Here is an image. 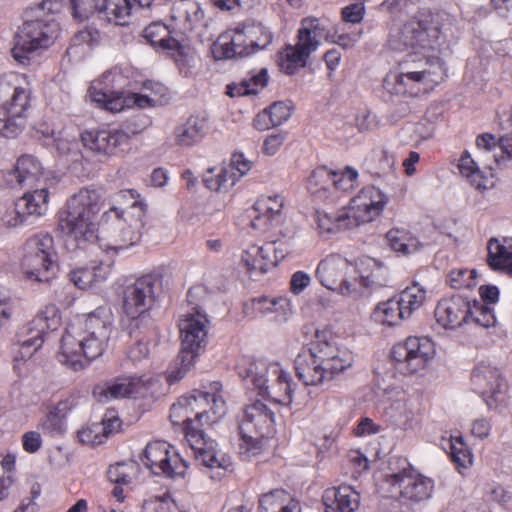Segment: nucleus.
<instances>
[{
	"instance_id": "59",
	"label": "nucleus",
	"mask_w": 512,
	"mask_h": 512,
	"mask_svg": "<svg viewBox=\"0 0 512 512\" xmlns=\"http://www.w3.org/2000/svg\"><path fill=\"white\" fill-rule=\"evenodd\" d=\"M101 425L98 423H92L80 429L77 433V437L82 444L87 445H99L105 441V435L100 431Z\"/></svg>"
},
{
	"instance_id": "2",
	"label": "nucleus",
	"mask_w": 512,
	"mask_h": 512,
	"mask_svg": "<svg viewBox=\"0 0 512 512\" xmlns=\"http://www.w3.org/2000/svg\"><path fill=\"white\" fill-rule=\"evenodd\" d=\"M354 362L352 351L338 345L329 330H316L315 340L302 347L294 360L298 379L306 386H317L332 380L350 368Z\"/></svg>"
},
{
	"instance_id": "58",
	"label": "nucleus",
	"mask_w": 512,
	"mask_h": 512,
	"mask_svg": "<svg viewBox=\"0 0 512 512\" xmlns=\"http://www.w3.org/2000/svg\"><path fill=\"white\" fill-rule=\"evenodd\" d=\"M469 314V323L473 322L482 327H491L496 322L494 310L477 300L471 301V313Z\"/></svg>"
},
{
	"instance_id": "26",
	"label": "nucleus",
	"mask_w": 512,
	"mask_h": 512,
	"mask_svg": "<svg viewBox=\"0 0 512 512\" xmlns=\"http://www.w3.org/2000/svg\"><path fill=\"white\" fill-rule=\"evenodd\" d=\"M284 197L280 194L262 195L253 205L256 213L251 221L254 230L267 232L281 221Z\"/></svg>"
},
{
	"instance_id": "48",
	"label": "nucleus",
	"mask_w": 512,
	"mask_h": 512,
	"mask_svg": "<svg viewBox=\"0 0 512 512\" xmlns=\"http://www.w3.org/2000/svg\"><path fill=\"white\" fill-rule=\"evenodd\" d=\"M112 113L120 112L125 108H149L159 105V99L147 93H127L123 97H116L109 102Z\"/></svg>"
},
{
	"instance_id": "63",
	"label": "nucleus",
	"mask_w": 512,
	"mask_h": 512,
	"mask_svg": "<svg viewBox=\"0 0 512 512\" xmlns=\"http://www.w3.org/2000/svg\"><path fill=\"white\" fill-rule=\"evenodd\" d=\"M1 220L7 227H17L24 224L27 221V217L21 207H18L16 201L14 205L7 208L6 212L1 217Z\"/></svg>"
},
{
	"instance_id": "46",
	"label": "nucleus",
	"mask_w": 512,
	"mask_h": 512,
	"mask_svg": "<svg viewBox=\"0 0 512 512\" xmlns=\"http://www.w3.org/2000/svg\"><path fill=\"white\" fill-rule=\"evenodd\" d=\"M386 240L395 252L407 255L418 250L420 242L410 231L403 228H392L386 233Z\"/></svg>"
},
{
	"instance_id": "20",
	"label": "nucleus",
	"mask_w": 512,
	"mask_h": 512,
	"mask_svg": "<svg viewBox=\"0 0 512 512\" xmlns=\"http://www.w3.org/2000/svg\"><path fill=\"white\" fill-rule=\"evenodd\" d=\"M471 385L489 409H495L506 400L508 385L497 367L480 363L471 373Z\"/></svg>"
},
{
	"instance_id": "1",
	"label": "nucleus",
	"mask_w": 512,
	"mask_h": 512,
	"mask_svg": "<svg viewBox=\"0 0 512 512\" xmlns=\"http://www.w3.org/2000/svg\"><path fill=\"white\" fill-rule=\"evenodd\" d=\"M210 388L211 392L194 390L188 396H181L171 406L169 418L174 426H183L185 440L197 461L205 467L227 471L232 465L230 458L218 457L215 441L208 438L203 430L204 424L216 423L226 413L220 382L211 383Z\"/></svg>"
},
{
	"instance_id": "4",
	"label": "nucleus",
	"mask_w": 512,
	"mask_h": 512,
	"mask_svg": "<svg viewBox=\"0 0 512 512\" xmlns=\"http://www.w3.org/2000/svg\"><path fill=\"white\" fill-rule=\"evenodd\" d=\"M115 203L102 214L98 225L103 233L112 238L107 249L119 253L140 241L147 204L135 189L119 191L115 195Z\"/></svg>"
},
{
	"instance_id": "9",
	"label": "nucleus",
	"mask_w": 512,
	"mask_h": 512,
	"mask_svg": "<svg viewBox=\"0 0 512 512\" xmlns=\"http://www.w3.org/2000/svg\"><path fill=\"white\" fill-rule=\"evenodd\" d=\"M440 26L429 10H420L401 27L391 29L386 48L390 51H415L424 54L439 47Z\"/></svg>"
},
{
	"instance_id": "18",
	"label": "nucleus",
	"mask_w": 512,
	"mask_h": 512,
	"mask_svg": "<svg viewBox=\"0 0 512 512\" xmlns=\"http://www.w3.org/2000/svg\"><path fill=\"white\" fill-rule=\"evenodd\" d=\"M141 461L153 474L168 478H183L189 468L187 461L176 449L162 440L149 442L143 451Z\"/></svg>"
},
{
	"instance_id": "12",
	"label": "nucleus",
	"mask_w": 512,
	"mask_h": 512,
	"mask_svg": "<svg viewBox=\"0 0 512 512\" xmlns=\"http://www.w3.org/2000/svg\"><path fill=\"white\" fill-rule=\"evenodd\" d=\"M55 20L32 19L24 21L15 32L11 55L22 66H29L33 57L49 48L57 37Z\"/></svg>"
},
{
	"instance_id": "41",
	"label": "nucleus",
	"mask_w": 512,
	"mask_h": 512,
	"mask_svg": "<svg viewBox=\"0 0 512 512\" xmlns=\"http://www.w3.org/2000/svg\"><path fill=\"white\" fill-rule=\"evenodd\" d=\"M17 205L21 207L27 218L41 217L48 211L49 191L46 187L28 191L17 200Z\"/></svg>"
},
{
	"instance_id": "33",
	"label": "nucleus",
	"mask_w": 512,
	"mask_h": 512,
	"mask_svg": "<svg viewBox=\"0 0 512 512\" xmlns=\"http://www.w3.org/2000/svg\"><path fill=\"white\" fill-rule=\"evenodd\" d=\"M44 169L42 163L33 155H21L9 172L14 176L15 180L11 181V185L17 184L20 187L33 185L43 176Z\"/></svg>"
},
{
	"instance_id": "51",
	"label": "nucleus",
	"mask_w": 512,
	"mask_h": 512,
	"mask_svg": "<svg viewBox=\"0 0 512 512\" xmlns=\"http://www.w3.org/2000/svg\"><path fill=\"white\" fill-rule=\"evenodd\" d=\"M449 450L450 458L460 473H462V469H467L472 465L473 455L471 449L461 436L450 438Z\"/></svg>"
},
{
	"instance_id": "53",
	"label": "nucleus",
	"mask_w": 512,
	"mask_h": 512,
	"mask_svg": "<svg viewBox=\"0 0 512 512\" xmlns=\"http://www.w3.org/2000/svg\"><path fill=\"white\" fill-rule=\"evenodd\" d=\"M458 168L460 173L470 179L472 185L477 189L482 190L487 188L485 178L482 176L479 167L467 151L462 154Z\"/></svg>"
},
{
	"instance_id": "15",
	"label": "nucleus",
	"mask_w": 512,
	"mask_h": 512,
	"mask_svg": "<svg viewBox=\"0 0 512 512\" xmlns=\"http://www.w3.org/2000/svg\"><path fill=\"white\" fill-rule=\"evenodd\" d=\"M207 323L208 320L201 314H190L179 322L181 336V351L179 359L181 367L176 372H172L169 377V383L180 380L187 370L194 364L199 350L207 342Z\"/></svg>"
},
{
	"instance_id": "13",
	"label": "nucleus",
	"mask_w": 512,
	"mask_h": 512,
	"mask_svg": "<svg viewBox=\"0 0 512 512\" xmlns=\"http://www.w3.org/2000/svg\"><path fill=\"white\" fill-rule=\"evenodd\" d=\"M405 465L395 473L386 474L384 483L391 496L406 505H417L430 500L435 492V481L422 474L404 459Z\"/></svg>"
},
{
	"instance_id": "49",
	"label": "nucleus",
	"mask_w": 512,
	"mask_h": 512,
	"mask_svg": "<svg viewBox=\"0 0 512 512\" xmlns=\"http://www.w3.org/2000/svg\"><path fill=\"white\" fill-rule=\"evenodd\" d=\"M139 465L135 461H122L110 465L107 470L109 481L117 485H130L137 477Z\"/></svg>"
},
{
	"instance_id": "42",
	"label": "nucleus",
	"mask_w": 512,
	"mask_h": 512,
	"mask_svg": "<svg viewBox=\"0 0 512 512\" xmlns=\"http://www.w3.org/2000/svg\"><path fill=\"white\" fill-rule=\"evenodd\" d=\"M333 171L327 167L315 168L307 179V189L315 197L326 201L332 198Z\"/></svg>"
},
{
	"instance_id": "64",
	"label": "nucleus",
	"mask_w": 512,
	"mask_h": 512,
	"mask_svg": "<svg viewBox=\"0 0 512 512\" xmlns=\"http://www.w3.org/2000/svg\"><path fill=\"white\" fill-rule=\"evenodd\" d=\"M252 163L247 158H245L243 153H233L231 156L230 164L226 168H228L231 172H235L237 176V181L247 174V172L251 169Z\"/></svg>"
},
{
	"instance_id": "36",
	"label": "nucleus",
	"mask_w": 512,
	"mask_h": 512,
	"mask_svg": "<svg viewBox=\"0 0 512 512\" xmlns=\"http://www.w3.org/2000/svg\"><path fill=\"white\" fill-rule=\"evenodd\" d=\"M487 264L493 271L512 276V241L492 238L487 245Z\"/></svg>"
},
{
	"instance_id": "45",
	"label": "nucleus",
	"mask_w": 512,
	"mask_h": 512,
	"mask_svg": "<svg viewBox=\"0 0 512 512\" xmlns=\"http://www.w3.org/2000/svg\"><path fill=\"white\" fill-rule=\"evenodd\" d=\"M371 318L375 323L393 326L407 317L404 314L397 298L393 297L378 303L372 312Z\"/></svg>"
},
{
	"instance_id": "8",
	"label": "nucleus",
	"mask_w": 512,
	"mask_h": 512,
	"mask_svg": "<svg viewBox=\"0 0 512 512\" xmlns=\"http://www.w3.org/2000/svg\"><path fill=\"white\" fill-rule=\"evenodd\" d=\"M27 76L7 73L0 76V135L15 138L25 127L31 107V90L23 86Z\"/></svg>"
},
{
	"instance_id": "11",
	"label": "nucleus",
	"mask_w": 512,
	"mask_h": 512,
	"mask_svg": "<svg viewBox=\"0 0 512 512\" xmlns=\"http://www.w3.org/2000/svg\"><path fill=\"white\" fill-rule=\"evenodd\" d=\"M20 268L25 279L49 283L58 271V254L49 233H37L23 244Z\"/></svg>"
},
{
	"instance_id": "19",
	"label": "nucleus",
	"mask_w": 512,
	"mask_h": 512,
	"mask_svg": "<svg viewBox=\"0 0 512 512\" xmlns=\"http://www.w3.org/2000/svg\"><path fill=\"white\" fill-rule=\"evenodd\" d=\"M435 355V345L427 337L410 336L397 343L391 350L395 367L403 374H414L423 370Z\"/></svg>"
},
{
	"instance_id": "52",
	"label": "nucleus",
	"mask_w": 512,
	"mask_h": 512,
	"mask_svg": "<svg viewBox=\"0 0 512 512\" xmlns=\"http://www.w3.org/2000/svg\"><path fill=\"white\" fill-rule=\"evenodd\" d=\"M72 18L81 23L93 15H101L102 0H69Z\"/></svg>"
},
{
	"instance_id": "22",
	"label": "nucleus",
	"mask_w": 512,
	"mask_h": 512,
	"mask_svg": "<svg viewBox=\"0 0 512 512\" xmlns=\"http://www.w3.org/2000/svg\"><path fill=\"white\" fill-rule=\"evenodd\" d=\"M387 202L388 197L379 188L368 185L351 198L346 211L355 227L379 217Z\"/></svg>"
},
{
	"instance_id": "17",
	"label": "nucleus",
	"mask_w": 512,
	"mask_h": 512,
	"mask_svg": "<svg viewBox=\"0 0 512 512\" xmlns=\"http://www.w3.org/2000/svg\"><path fill=\"white\" fill-rule=\"evenodd\" d=\"M161 278L146 274L137 278L123 290V312L138 327V322L149 317L156 300V290L161 287ZM133 323H131L132 325Z\"/></svg>"
},
{
	"instance_id": "62",
	"label": "nucleus",
	"mask_w": 512,
	"mask_h": 512,
	"mask_svg": "<svg viewBox=\"0 0 512 512\" xmlns=\"http://www.w3.org/2000/svg\"><path fill=\"white\" fill-rule=\"evenodd\" d=\"M99 424L101 425L100 431L107 439L110 435L121 430L122 420L115 410H107Z\"/></svg>"
},
{
	"instance_id": "43",
	"label": "nucleus",
	"mask_w": 512,
	"mask_h": 512,
	"mask_svg": "<svg viewBox=\"0 0 512 512\" xmlns=\"http://www.w3.org/2000/svg\"><path fill=\"white\" fill-rule=\"evenodd\" d=\"M268 79V72L263 68L256 73L248 74V76L239 83L228 85L227 94L231 97L257 94L267 86Z\"/></svg>"
},
{
	"instance_id": "14",
	"label": "nucleus",
	"mask_w": 512,
	"mask_h": 512,
	"mask_svg": "<svg viewBox=\"0 0 512 512\" xmlns=\"http://www.w3.org/2000/svg\"><path fill=\"white\" fill-rule=\"evenodd\" d=\"M107 342L108 339L83 334L76 326H67L61 338L57 359L75 371L81 370L103 354Z\"/></svg>"
},
{
	"instance_id": "44",
	"label": "nucleus",
	"mask_w": 512,
	"mask_h": 512,
	"mask_svg": "<svg viewBox=\"0 0 512 512\" xmlns=\"http://www.w3.org/2000/svg\"><path fill=\"white\" fill-rule=\"evenodd\" d=\"M133 8L134 4L130 0H102L100 17L124 26L129 24Z\"/></svg>"
},
{
	"instance_id": "25",
	"label": "nucleus",
	"mask_w": 512,
	"mask_h": 512,
	"mask_svg": "<svg viewBox=\"0 0 512 512\" xmlns=\"http://www.w3.org/2000/svg\"><path fill=\"white\" fill-rule=\"evenodd\" d=\"M225 31L230 34L239 57L264 49L272 41L271 33L259 26L238 24Z\"/></svg>"
},
{
	"instance_id": "34",
	"label": "nucleus",
	"mask_w": 512,
	"mask_h": 512,
	"mask_svg": "<svg viewBox=\"0 0 512 512\" xmlns=\"http://www.w3.org/2000/svg\"><path fill=\"white\" fill-rule=\"evenodd\" d=\"M112 315L107 308L98 307L89 313L83 321L71 323L68 326H76L86 335H94L100 338L109 339Z\"/></svg>"
},
{
	"instance_id": "21",
	"label": "nucleus",
	"mask_w": 512,
	"mask_h": 512,
	"mask_svg": "<svg viewBox=\"0 0 512 512\" xmlns=\"http://www.w3.org/2000/svg\"><path fill=\"white\" fill-rule=\"evenodd\" d=\"M81 141L86 148L95 153L116 156L129 148L130 136L122 129L104 125L82 132Z\"/></svg>"
},
{
	"instance_id": "23",
	"label": "nucleus",
	"mask_w": 512,
	"mask_h": 512,
	"mask_svg": "<svg viewBox=\"0 0 512 512\" xmlns=\"http://www.w3.org/2000/svg\"><path fill=\"white\" fill-rule=\"evenodd\" d=\"M126 81V77L119 68L108 70L91 83L88 89L89 97L99 108L112 112L109 102L125 95L123 88Z\"/></svg>"
},
{
	"instance_id": "10",
	"label": "nucleus",
	"mask_w": 512,
	"mask_h": 512,
	"mask_svg": "<svg viewBox=\"0 0 512 512\" xmlns=\"http://www.w3.org/2000/svg\"><path fill=\"white\" fill-rule=\"evenodd\" d=\"M275 412L263 401L247 404L239 422L240 453L250 458L259 455L264 440L275 434Z\"/></svg>"
},
{
	"instance_id": "35",
	"label": "nucleus",
	"mask_w": 512,
	"mask_h": 512,
	"mask_svg": "<svg viewBox=\"0 0 512 512\" xmlns=\"http://www.w3.org/2000/svg\"><path fill=\"white\" fill-rule=\"evenodd\" d=\"M314 220L319 235L324 238H330L340 230L354 227L346 208L337 211L333 215L322 210H316Z\"/></svg>"
},
{
	"instance_id": "16",
	"label": "nucleus",
	"mask_w": 512,
	"mask_h": 512,
	"mask_svg": "<svg viewBox=\"0 0 512 512\" xmlns=\"http://www.w3.org/2000/svg\"><path fill=\"white\" fill-rule=\"evenodd\" d=\"M447 78V71L390 70L383 80L384 89L391 95L417 97L427 94Z\"/></svg>"
},
{
	"instance_id": "60",
	"label": "nucleus",
	"mask_w": 512,
	"mask_h": 512,
	"mask_svg": "<svg viewBox=\"0 0 512 512\" xmlns=\"http://www.w3.org/2000/svg\"><path fill=\"white\" fill-rule=\"evenodd\" d=\"M41 429L51 435L64 432V418L56 411L49 409L48 414L40 424Z\"/></svg>"
},
{
	"instance_id": "32",
	"label": "nucleus",
	"mask_w": 512,
	"mask_h": 512,
	"mask_svg": "<svg viewBox=\"0 0 512 512\" xmlns=\"http://www.w3.org/2000/svg\"><path fill=\"white\" fill-rule=\"evenodd\" d=\"M259 512H302V505L285 489H274L259 498Z\"/></svg>"
},
{
	"instance_id": "40",
	"label": "nucleus",
	"mask_w": 512,
	"mask_h": 512,
	"mask_svg": "<svg viewBox=\"0 0 512 512\" xmlns=\"http://www.w3.org/2000/svg\"><path fill=\"white\" fill-rule=\"evenodd\" d=\"M289 305L288 300L283 297L259 296L252 298L244 304V312L251 317L265 316L268 314H279L285 312Z\"/></svg>"
},
{
	"instance_id": "56",
	"label": "nucleus",
	"mask_w": 512,
	"mask_h": 512,
	"mask_svg": "<svg viewBox=\"0 0 512 512\" xmlns=\"http://www.w3.org/2000/svg\"><path fill=\"white\" fill-rule=\"evenodd\" d=\"M447 283L456 290L471 289L476 286V272L466 268L453 269L447 276Z\"/></svg>"
},
{
	"instance_id": "24",
	"label": "nucleus",
	"mask_w": 512,
	"mask_h": 512,
	"mask_svg": "<svg viewBox=\"0 0 512 512\" xmlns=\"http://www.w3.org/2000/svg\"><path fill=\"white\" fill-rule=\"evenodd\" d=\"M471 300L462 295L442 298L434 311L437 323L444 329H455L469 323Z\"/></svg>"
},
{
	"instance_id": "37",
	"label": "nucleus",
	"mask_w": 512,
	"mask_h": 512,
	"mask_svg": "<svg viewBox=\"0 0 512 512\" xmlns=\"http://www.w3.org/2000/svg\"><path fill=\"white\" fill-rule=\"evenodd\" d=\"M415 54V51L408 53L403 59L397 62V66L393 70L408 72V71H423L432 72L433 70L447 71L444 61L437 56H428L426 53Z\"/></svg>"
},
{
	"instance_id": "6",
	"label": "nucleus",
	"mask_w": 512,
	"mask_h": 512,
	"mask_svg": "<svg viewBox=\"0 0 512 512\" xmlns=\"http://www.w3.org/2000/svg\"><path fill=\"white\" fill-rule=\"evenodd\" d=\"M334 32L330 21L313 16L301 20L295 45L288 44L277 53V65L280 71L294 75L306 66L310 55L315 52L321 41H333Z\"/></svg>"
},
{
	"instance_id": "57",
	"label": "nucleus",
	"mask_w": 512,
	"mask_h": 512,
	"mask_svg": "<svg viewBox=\"0 0 512 512\" xmlns=\"http://www.w3.org/2000/svg\"><path fill=\"white\" fill-rule=\"evenodd\" d=\"M211 53L215 60H228L239 57L230 39V34L226 31L222 32L212 44Z\"/></svg>"
},
{
	"instance_id": "30",
	"label": "nucleus",
	"mask_w": 512,
	"mask_h": 512,
	"mask_svg": "<svg viewBox=\"0 0 512 512\" xmlns=\"http://www.w3.org/2000/svg\"><path fill=\"white\" fill-rule=\"evenodd\" d=\"M141 386V378L122 376L110 382L96 385L93 389V395L100 401L130 397L137 394Z\"/></svg>"
},
{
	"instance_id": "39",
	"label": "nucleus",
	"mask_w": 512,
	"mask_h": 512,
	"mask_svg": "<svg viewBox=\"0 0 512 512\" xmlns=\"http://www.w3.org/2000/svg\"><path fill=\"white\" fill-rule=\"evenodd\" d=\"M171 18L184 30L191 31L203 18V11L195 0H176L171 8Z\"/></svg>"
},
{
	"instance_id": "27",
	"label": "nucleus",
	"mask_w": 512,
	"mask_h": 512,
	"mask_svg": "<svg viewBox=\"0 0 512 512\" xmlns=\"http://www.w3.org/2000/svg\"><path fill=\"white\" fill-rule=\"evenodd\" d=\"M278 260L274 242L262 246L250 245L241 256V263L251 277L267 273L277 265Z\"/></svg>"
},
{
	"instance_id": "29",
	"label": "nucleus",
	"mask_w": 512,
	"mask_h": 512,
	"mask_svg": "<svg viewBox=\"0 0 512 512\" xmlns=\"http://www.w3.org/2000/svg\"><path fill=\"white\" fill-rule=\"evenodd\" d=\"M325 512H355L360 505V493L349 485L326 489L323 497Z\"/></svg>"
},
{
	"instance_id": "3",
	"label": "nucleus",
	"mask_w": 512,
	"mask_h": 512,
	"mask_svg": "<svg viewBox=\"0 0 512 512\" xmlns=\"http://www.w3.org/2000/svg\"><path fill=\"white\" fill-rule=\"evenodd\" d=\"M387 269L375 259L362 262L359 270L340 254L332 253L322 259L316 268V277L328 290L357 299L365 289L384 285Z\"/></svg>"
},
{
	"instance_id": "31",
	"label": "nucleus",
	"mask_w": 512,
	"mask_h": 512,
	"mask_svg": "<svg viewBox=\"0 0 512 512\" xmlns=\"http://www.w3.org/2000/svg\"><path fill=\"white\" fill-rule=\"evenodd\" d=\"M210 129L208 117L204 115H191L186 121L174 130L175 143L183 147L198 144L207 135Z\"/></svg>"
},
{
	"instance_id": "7",
	"label": "nucleus",
	"mask_w": 512,
	"mask_h": 512,
	"mask_svg": "<svg viewBox=\"0 0 512 512\" xmlns=\"http://www.w3.org/2000/svg\"><path fill=\"white\" fill-rule=\"evenodd\" d=\"M241 378L249 380L258 394L274 403L288 405L292 402L297 384L279 363L266 365L263 361L243 358L237 365Z\"/></svg>"
},
{
	"instance_id": "38",
	"label": "nucleus",
	"mask_w": 512,
	"mask_h": 512,
	"mask_svg": "<svg viewBox=\"0 0 512 512\" xmlns=\"http://www.w3.org/2000/svg\"><path fill=\"white\" fill-rule=\"evenodd\" d=\"M142 36L154 48L171 51H179L182 48L179 41L171 36L169 27L161 21H155L146 26Z\"/></svg>"
},
{
	"instance_id": "55",
	"label": "nucleus",
	"mask_w": 512,
	"mask_h": 512,
	"mask_svg": "<svg viewBox=\"0 0 512 512\" xmlns=\"http://www.w3.org/2000/svg\"><path fill=\"white\" fill-rule=\"evenodd\" d=\"M366 163L370 173L380 176L392 168L394 160L386 150L378 148L371 151Z\"/></svg>"
},
{
	"instance_id": "61",
	"label": "nucleus",
	"mask_w": 512,
	"mask_h": 512,
	"mask_svg": "<svg viewBox=\"0 0 512 512\" xmlns=\"http://www.w3.org/2000/svg\"><path fill=\"white\" fill-rule=\"evenodd\" d=\"M71 281L80 289H86L95 284V271L92 266L74 269L71 272Z\"/></svg>"
},
{
	"instance_id": "47",
	"label": "nucleus",
	"mask_w": 512,
	"mask_h": 512,
	"mask_svg": "<svg viewBox=\"0 0 512 512\" xmlns=\"http://www.w3.org/2000/svg\"><path fill=\"white\" fill-rule=\"evenodd\" d=\"M426 290L419 283L413 282L396 296L404 314L409 318L426 300Z\"/></svg>"
},
{
	"instance_id": "28",
	"label": "nucleus",
	"mask_w": 512,
	"mask_h": 512,
	"mask_svg": "<svg viewBox=\"0 0 512 512\" xmlns=\"http://www.w3.org/2000/svg\"><path fill=\"white\" fill-rule=\"evenodd\" d=\"M61 325V314L55 304H47L40 309L35 317L27 326V335L29 345L41 347L44 342V336L49 331L57 330Z\"/></svg>"
},
{
	"instance_id": "54",
	"label": "nucleus",
	"mask_w": 512,
	"mask_h": 512,
	"mask_svg": "<svg viewBox=\"0 0 512 512\" xmlns=\"http://www.w3.org/2000/svg\"><path fill=\"white\" fill-rule=\"evenodd\" d=\"M358 177V171L350 166L339 172L333 171L332 198L334 193L353 190L358 184Z\"/></svg>"
},
{
	"instance_id": "50",
	"label": "nucleus",
	"mask_w": 512,
	"mask_h": 512,
	"mask_svg": "<svg viewBox=\"0 0 512 512\" xmlns=\"http://www.w3.org/2000/svg\"><path fill=\"white\" fill-rule=\"evenodd\" d=\"M203 182L205 186L211 191H221L232 187L237 182L235 172H231L226 167L220 169H209L204 176Z\"/></svg>"
},
{
	"instance_id": "5",
	"label": "nucleus",
	"mask_w": 512,
	"mask_h": 512,
	"mask_svg": "<svg viewBox=\"0 0 512 512\" xmlns=\"http://www.w3.org/2000/svg\"><path fill=\"white\" fill-rule=\"evenodd\" d=\"M106 202L103 189L86 186L67 199L57 213V230L78 247L97 239L95 217Z\"/></svg>"
}]
</instances>
